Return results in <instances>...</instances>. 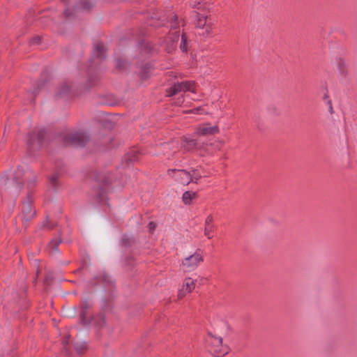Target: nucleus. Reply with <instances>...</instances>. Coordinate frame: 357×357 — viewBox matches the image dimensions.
<instances>
[{"mask_svg":"<svg viewBox=\"0 0 357 357\" xmlns=\"http://www.w3.org/2000/svg\"><path fill=\"white\" fill-rule=\"evenodd\" d=\"M33 172L29 169H25L20 166L12 173L5 172L0 177V185L1 189V195L5 201L11 202V209L13 210L15 205V201L19 195L24 194L28 190L32 183L29 181L33 178Z\"/></svg>","mask_w":357,"mask_h":357,"instance_id":"1","label":"nucleus"},{"mask_svg":"<svg viewBox=\"0 0 357 357\" xmlns=\"http://www.w3.org/2000/svg\"><path fill=\"white\" fill-rule=\"evenodd\" d=\"M206 347L209 353L215 357H222L230 350L227 344H222V338L208 333L205 339Z\"/></svg>","mask_w":357,"mask_h":357,"instance_id":"2","label":"nucleus"},{"mask_svg":"<svg viewBox=\"0 0 357 357\" xmlns=\"http://www.w3.org/2000/svg\"><path fill=\"white\" fill-rule=\"evenodd\" d=\"M195 28L197 33L206 39L212 35L213 24L208 22V16L195 13Z\"/></svg>","mask_w":357,"mask_h":357,"instance_id":"3","label":"nucleus"},{"mask_svg":"<svg viewBox=\"0 0 357 357\" xmlns=\"http://www.w3.org/2000/svg\"><path fill=\"white\" fill-rule=\"evenodd\" d=\"M31 192L28 190L26 192V199L22 202L20 218L22 222L26 225L36 215V211L31 208Z\"/></svg>","mask_w":357,"mask_h":357,"instance_id":"4","label":"nucleus"},{"mask_svg":"<svg viewBox=\"0 0 357 357\" xmlns=\"http://www.w3.org/2000/svg\"><path fill=\"white\" fill-rule=\"evenodd\" d=\"M89 139V135L82 130L69 132L63 137L65 143L77 146H84Z\"/></svg>","mask_w":357,"mask_h":357,"instance_id":"5","label":"nucleus"},{"mask_svg":"<svg viewBox=\"0 0 357 357\" xmlns=\"http://www.w3.org/2000/svg\"><path fill=\"white\" fill-rule=\"evenodd\" d=\"M45 131L44 129L38 128L34 130L29 136L27 146L30 151L38 150L43 144L45 138Z\"/></svg>","mask_w":357,"mask_h":357,"instance_id":"6","label":"nucleus"},{"mask_svg":"<svg viewBox=\"0 0 357 357\" xmlns=\"http://www.w3.org/2000/svg\"><path fill=\"white\" fill-rule=\"evenodd\" d=\"M203 260V257L197 252L185 258L182 261L183 271L190 272L194 271Z\"/></svg>","mask_w":357,"mask_h":357,"instance_id":"7","label":"nucleus"},{"mask_svg":"<svg viewBox=\"0 0 357 357\" xmlns=\"http://www.w3.org/2000/svg\"><path fill=\"white\" fill-rule=\"evenodd\" d=\"M193 86V82L186 81L174 83L172 86L167 89V96L171 97L176 95L180 92H185L187 91L194 92Z\"/></svg>","mask_w":357,"mask_h":357,"instance_id":"8","label":"nucleus"},{"mask_svg":"<svg viewBox=\"0 0 357 357\" xmlns=\"http://www.w3.org/2000/svg\"><path fill=\"white\" fill-rule=\"evenodd\" d=\"M167 174L175 178L176 181L183 185H188L192 181L190 172L185 169H168Z\"/></svg>","mask_w":357,"mask_h":357,"instance_id":"9","label":"nucleus"},{"mask_svg":"<svg viewBox=\"0 0 357 357\" xmlns=\"http://www.w3.org/2000/svg\"><path fill=\"white\" fill-rule=\"evenodd\" d=\"M220 129L217 125L211 126L209 123L198 125L195 128V134L197 136L214 135L219 133Z\"/></svg>","mask_w":357,"mask_h":357,"instance_id":"10","label":"nucleus"},{"mask_svg":"<svg viewBox=\"0 0 357 357\" xmlns=\"http://www.w3.org/2000/svg\"><path fill=\"white\" fill-rule=\"evenodd\" d=\"M179 149L180 144L178 141L176 139H174L168 143L162 144L163 153L168 159L173 158L179 151Z\"/></svg>","mask_w":357,"mask_h":357,"instance_id":"11","label":"nucleus"},{"mask_svg":"<svg viewBox=\"0 0 357 357\" xmlns=\"http://www.w3.org/2000/svg\"><path fill=\"white\" fill-rule=\"evenodd\" d=\"M195 288V280L191 278H185L181 287L178 292L179 298H183L187 294L191 293Z\"/></svg>","mask_w":357,"mask_h":357,"instance_id":"12","label":"nucleus"},{"mask_svg":"<svg viewBox=\"0 0 357 357\" xmlns=\"http://www.w3.org/2000/svg\"><path fill=\"white\" fill-rule=\"evenodd\" d=\"M213 222V217L211 214L208 215L205 221H204V235L208 238L211 239L213 238V235L211 234L212 231L214 229Z\"/></svg>","mask_w":357,"mask_h":357,"instance_id":"13","label":"nucleus"},{"mask_svg":"<svg viewBox=\"0 0 357 357\" xmlns=\"http://www.w3.org/2000/svg\"><path fill=\"white\" fill-rule=\"evenodd\" d=\"M197 146V142L196 139L189 137H184L182 139L180 147L183 149L184 151H190L195 149Z\"/></svg>","mask_w":357,"mask_h":357,"instance_id":"14","label":"nucleus"},{"mask_svg":"<svg viewBox=\"0 0 357 357\" xmlns=\"http://www.w3.org/2000/svg\"><path fill=\"white\" fill-rule=\"evenodd\" d=\"M89 307L90 305L86 301H84L81 303L79 317L83 324H88L90 322V319L86 318Z\"/></svg>","mask_w":357,"mask_h":357,"instance_id":"15","label":"nucleus"},{"mask_svg":"<svg viewBox=\"0 0 357 357\" xmlns=\"http://www.w3.org/2000/svg\"><path fill=\"white\" fill-rule=\"evenodd\" d=\"M61 242V238L60 237H56L53 238L47 246V250L51 255H55L58 253V246Z\"/></svg>","mask_w":357,"mask_h":357,"instance_id":"16","label":"nucleus"},{"mask_svg":"<svg viewBox=\"0 0 357 357\" xmlns=\"http://www.w3.org/2000/svg\"><path fill=\"white\" fill-rule=\"evenodd\" d=\"M105 52V47L101 43H97L94 45L93 49V55L96 58H104Z\"/></svg>","mask_w":357,"mask_h":357,"instance_id":"17","label":"nucleus"},{"mask_svg":"<svg viewBox=\"0 0 357 357\" xmlns=\"http://www.w3.org/2000/svg\"><path fill=\"white\" fill-rule=\"evenodd\" d=\"M197 197V193L192 191H186L183 194L182 200L186 205L190 204L193 199Z\"/></svg>","mask_w":357,"mask_h":357,"instance_id":"18","label":"nucleus"},{"mask_svg":"<svg viewBox=\"0 0 357 357\" xmlns=\"http://www.w3.org/2000/svg\"><path fill=\"white\" fill-rule=\"evenodd\" d=\"M70 85L68 83H64L61 86V87L59 89L57 95L59 96H63L68 93V92L70 90Z\"/></svg>","mask_w":357,"mask_h":357,"instance_id":"19","label":"nucleus"},{"mask_svg":"<svg viewBox=\"0 0 357 357\" xmlns=\"http://www.w3.org/2000/svg\"><path fill=\"white\" fill-rule=\"evenodd\" d=\"M190 177L192 183H197L198 181L202 178V175L195 169H192L190 172Z\"/></svg>","mask_w":357,"mask_h":357,"instance_id":"20","label":"nucleus"},{"mask_svg":"<svg viewBox=\"0 0 357 357\" xmlns=\"http://www.w3.org/2000/svg\"><path fill=\"white\" fill-rule=\"evenodd\" d=\"M75 347L78 353H81L86 349V342L76 343L75 345Z\"/></svg>","mask_w":357,"mask_h":357,"instance_id":"21","label":"nucleus"},{"mask_svg":"<svg viewBox=\"0 0 357 357\" xmlns=\"http://www.w3.org/2000/svg\"><path fill=\"white\" fill-rule=\"evenodd\" d=\"M185 43H186V37L185 36L184 34H182L181 41V44H180V48L183 52L187 51V47H186Z\"/></svg>","mask_w":357,"mask_h":357,"instance_id":"22","label":"nucleus"},{"mask_svg":"<svg viewBox=\"0 0 357 357\" xmlns=\"http://www.w3.org/2000/svg\"><path fill=\"white\" fill-rule=\"evenodd\" d=\"M170 22H171V27L172 29H176L178 24H177V16L176 15H172L170 17Z\"/></svg>","mask_w":357,"mask_h":357,"instance_id":"23","label":"nucleus"},{"mask_svg":"<svg viewBox=\"0 0 357 357\" xmlns=\"http://www.w3.org/2000/svg\"><path fill=\"white\" fill-rule=\"evenodd\" d=\"M98 79L97 77H89L87 81V85L89 87L93 86L94 84H96V82H98Z\"/></svg>","mask_w":357,"mask_h":357,"instance_id":"24","label":"nucleus"},{"mask_svg":"<svg viewBox=\"0 0 357 357\" xmlns=\"http://www.w3.org/2000/svg\"><path fill=\"white\" fill-rule=\"evenodd\" d=\"M57 179H58V176H57V175H53V176L50 178V183L52 184V186H55V185H56V183Z\"/></svg>","mask_w":357,"mask_h":357,"instance_id":"25","label":"nucleus"},{"mask_svg":"<svg viewBox=\"0 0 357 357\" xmlns=\"http://www.w3.org/2000/svg\"><path fill=\"white\" fill-rule=\"evenodd\" d=\"M156 225L153 222H150L148 225V228L150 231V232H153L154 229H155Z\"/></svg>","mask_w":357,"mask_h":357,"instance_id":"26","label":"nucleus"},{"mask_svg":"<svg viewBox=\"0 0 357 357\" xmlns=\"http://www.w3.org/2000/svg\"><path fill=\"white\" fill-rule=\"evenodd\" d=\"M40 41V38L39 36H36L33 38L31 40V44H38Z\"/></svg>","mask_w":357,"mask_h":357,"instance_id":"27","label":"nucleus"},{"mask_svg":"<svg viewBox=\"0 0 357 357\" xmlns=\"http://www.w3.org/2000/svg\"><path fill=\"white\" fill-rule=\"evenodd\" d=\"M69 339H70V335H68V336L66 337V339L63 340V342H62V344H63V348H64L66 350V345H67V344H68Z\"/></svg>","mask_w":357,"mask_h":357,"instance_id":"28","label":"nucleus"},{"mask_svg":"<svg viewBox=\"0 0 357 357\" xmlns=\"http://www.w3.org/2000/svg\"><path fill=\"white\" fill-rule=\"evenodd\" d=\"M193 8H196L197 10H202L203 8V4L198 2L197 4L192 5Z\"/></svg>","mask_w":357,"mask_h":357,"instance_id":"29","label":"nucleus"},{"mask_svg":"<svg viewBox=\"0 0 357 357\" xmlns=\"http://www.w3.org/2000/svg\"><path fill=\"white\" fill-rule=\"evenodd\" d=\"M327 104L328 105V107H329V112L332 114L333 113V108L331 100H328L327 102Z\"/></svg>","mask_w":357,"mask_h":357,"instance_id":"30","label":"nucleus"},{"mask_svg":"<svg viewBox=\"0 0 357 357\" xmlns=\"http://www.w3.org/2000/svg\"><path fill=\"white\" fill-rule=\"evenodd\" d=\"M173 42H178V40H179V34L178 32H175L174 34V36H173Z\"/></svg>","mask_w":357,"mask_h":357,"instance_id":"31","label":"nucleus"},{"mask_svg":"<svg viewBox=\"0 0 357 357\" xmlns=\"http://www.w3.org/2000/svg\"><path fill=\"white\" fill-rule=\"evenodd\" d=\"M183 97H181V98H178V102H176V104L180 105V104L183 103Z\"/></svg>","mask_w":357,"mask_h":357,"instance_id":"32","label":"nucleus"},{"mask_svg":"<svg viewBox=\"0 0 357 357\" xmlns=\"http://www.w3.org/2000/svg\"><path fill=\"white\" fill-rule=\"evenodd\" d=\"M202 110L200 107H197L196 109H194L192 110V112L193 113H197L199 112V111Z\"/></svg>","mask_w":357,"mask_h":357,"instance_id":"33","label":"nucleus"},{"mask_svg":"<svg viewBox=\"0 0 357 357\" xmlns=\"http://www.w3.org/2000/svg\"><path fill=\"white\" fill-rule=\"evenodd\" d=\"M43 227H46V228H47V229H49V230L52 229V227H50V226L47 225V223H46V222H45V223H44Z\"/></svg>","mask_w":357,"mask_h":357,"instance_id":"34","label":"nucleus"},{"mask_svg":"<svg viewBox=\"0 0 357 357\" xmlns=\"http://www.w3.org/2000/svg\"><path fill=\"white\" fill-rule=\"evenodd\" d=\"M324 99L325 100H326L328 102V100H330L329 97L328 95H325L324 97Z\"/></svg>","mask_w":357,"mask_h":357,"instance_id":"35","label":"nucleus"},{"mask_svg":"<svg viewBox=\"0 0 357 357\" xmlns=\"http://www.w3.org/2000/svg\"><path fill=\"white\" fill-rule=\"evenodd\" d=\"M65 15H66V17H69L70 16V13H68V10H65Z\"/></svg>","mask_w":357,"mask_h":357,"instance_id":"36","label":"nucleus"},{"mask_svg":"<svg viewBox=\"0 0 357 357\" xmlns=\"http://www.w3.org/2000/svg\"><path fill=\"white\" fill-rule=\"evenodd\" d=\"M90 7H91V6H86V5H84V6H83V8H84V9H89V8H90Z\"/></svg>","mask_w":357,"mask_h":357,"instance_id":"37","label":"nucleus"},{"mask_svg":"<svg viewBox=\"0 0 357 357\" xmlns=\"http://www.w3.org/2000/svg\"><path fill=\"white\" fill-rule=\"evenodd\" d=\"M98 180H99L100 182H102V180H101V178H98ZM102 182H104V181H102Z\"/></svg>","mask_w":357,"mask_h":357,"instance_id":"38","label":"nucleus"},{"mask_svg":"<svg viewBox=\"0 0 357 357\" xmlns=\"http://www.w3.org/2000/svg\"><path fill=\"white\" fill-rule=\"evenodd\" d=\"M63 2H66L68 0H61Z\"/></svg>","mask_w":357,"mask_h":357,"instance_id":"39","label":"nucleus"}]
</instances>
